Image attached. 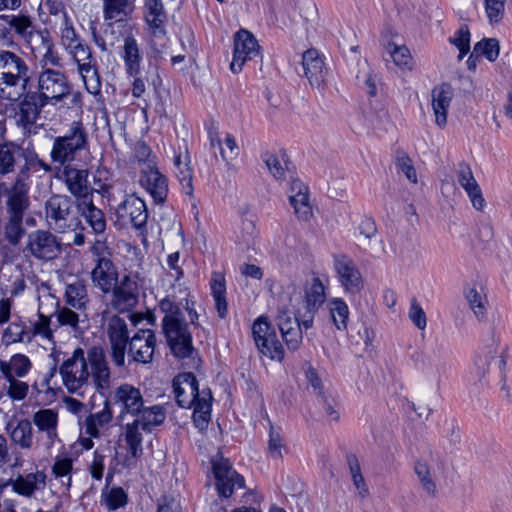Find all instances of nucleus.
<instances>
[{"mask_svg": "<svg viewBox=\"0 0 512 512\" xmlns=\"http://www.w3.org/2000/svg\"><path fill=\"white\" fill-rule=\"evenodd\" d=\"M29 335L28 325L20 317H17L3 330L2 343L6 346L16 343L29 344Z\"/></svg>", "mask_w": 512, "mask_h": 512, "instance_id": "nucleus-42", "label": "nucleus"}, {"mask_svg": "<svg viewBox=\"0 0 512 512\" xmlns=\"http://www.w3.org/2000/svg\"><path fill=\"white\" fill-rule=\"evenodd\" d=\"M328 308L333 324L338 330H345L349 320V307L341 298L328 301Z\"/></svg>", "mask_w": 512, "mask_h": 512, "instance_id": "nucleus-49", "label": "nucleus"}, {"mask_svg": "<svg viewBox=\"0 0 512 512\" xmlns=\"http://www.w3.org/2000/svg\"><path fill=\"white\" fill-rule=\"evenodd\" d=\"M211 467L219 496L228 498L235 489L244 487V478L232 468L228 459L215 457L211 460Z\"/></svg>", "mask_w": 512, "mask_h": 512, "instance_id": "nucleus-12", "label": "nucleus"}, {"mask_svg": "<svg viewBox=\"0 0 512 512\" xmlns=\"http://www.w3.org/2000/svg\"><path fill=\"white\" fill-rule=\"evenodd\" d=\"M389 52L396 66L403 70H412L413 59L406 46L389 44Z\"/></svg>", "mask_w": 512, "mask_h": 512, "instance_id": "nucleus-53", "label": "nucleus"}, {"mask_svg": "<svg viewBox=\"0 0 512 512\" xmlns=\"http://www.w3.org/2000/svg\"><path fill=\"white\" fill-rule=\"evenodd\" d=\"M104 18L112 22H121L125 20L131 12L129 0H103Z\"/></svg>", "mask_w": 512, "mask_h": 512, "instance_id": "nucleus-47", "label": "nucleus"}, {"mask_svg": "<svg viewBox=\"0 0 512 512\" xmlns=\"http://www.w3.org/2000/svg\"><path fill=\"white\" fill-rule=\"evenodd\" d=\"M260 46L251 32L239 30L234 36V53L230 64L233 73H239L243 65L259 55Z\"/></svg>", "mask_w": 512, "mask_h": 512, "instance_id": "nucleus-19", "label": "nucleus"}, {"mask_svg": "<svg viewBox=\"0 0 512 512\" xmlns=\"http://www.w3.org/2000/svg\"><path fill=\"white\" fill-rule=\"evenodd\" d=\"M61 67L53 65L40 66L41 70L37 74V84L33 91L48 104L55 105L71 93L72 85L67 75L59 69Z\"/></svg>", "mask_w": 512, "mask_h": 512, "instance_id": "nucleus-5", "label": "nucleus"}, {"mask_svg": "<svg viewBox=\"0 0 512 512\" xmlns=\"http://www.w3.org/2000/svg\"><path fill=\"white\" fill-rule=\"evenodd\" d=\"M17 102L16 122L18 126L30 131L40 117L42 109L48 103L33 89H28V87L24 88V93Z\"/></svg>", "mask_w": 512, "mask_h": 512, "instance_id": "nucleus-15", "label": "nucleus"}, {"mask_svg": "<svg viewBox=\"0 0 512 512\" xmlns=\"http://www.w3.org/2000/svg\"><path fill=\"white\" fill-rule=\"evenodd\" d=\"M466 299L475 316L479 320L484 319L488 306L486 296L475 288H470L466 293Z\"/></svg>", "mask_w": 512, "mask_h": 512, "instance_id": "nucleus-51", "label": "nucleus"}, {"mask_svg": "<svg viewBox=\"0 0 512 512\" xmlns=\"http://www.w3.org/2000/svg\"><path fill=\"white\" fill-rule=\"evenodd\" d=\"M110 293V306L119 313L130 311L138 303V284L130 274L117 280Z\"/></svg>", "mask_w": 512, "mask_h": 512, "instance_id": "nucleus-16", "label": "nucleus"}, {"mask_svg": "<svg viewBox=\"0 0 512 512\" xmlns=\"http://www.w3.org/2000/svg\"><path fill=\"white\" fill-rule=\"evenodd\" d=\"M396 167L410 182L417 183L416 169L412 164V160L404 152L397 153Z\"/></svg>", "mask_w": 512, "mask_h": 512, "instance_id": "nucleus-63", "label": "nucleus"}, {"mask_svg": "<svg viewBox=\"0 0 512 512\" xmlns=\"http://www.w3.org/2000/svg\"><path fill=\"white\" fill-rule=\"evenodd\" d=\"M32 57L39 66L53 65L63 66L62 58L59 55L53 37L47 28L39 27L24 42Z\"/></svg>", "mask_w": 512, "mask_h": 512, "instance_id": "nucleus-8", "label": "nucleus"}, {"mask_svg": "<svg viewBox=\"0 0 512 512\" xmlns=\"http://www.w3.org/2000/svg\"><path fill=\"white\" fill-rule=\"evenodd\" d=\"M28 332L30 334V343L36 336H40L42 339L49 342H54L50 317L42 313H39L38 319L36 321L32 322L31 325H28Z\"/></svg>", "mask_w": 512, "mask_h": 512, "instance_id": "nucleus-50", "label": "nucleus"}, {"mask_svg": "<svg viewBox=\"0 0 512 512\" xmlns=\"http://www.w3.org/2000/svg\"><path fill=\"white\" fill-rule=\"evenodd\" d=\"M454 97V89L448 83L435 86L431 91V106L435 124L443 129L447 124L448 109Z\"/></svg>", "mask_w": 512, "mask_h": 512, "instance_id": "nucleus-30", "label": "nucleus"}, {"mask_svg": "<svg viewBox=\"0 0 512 512\" xmlns=\"http://www.w3.org/2000/svg\"><path fill=\"white\" fill-rule=\"evenodd\" d=\"M32 424L37 428V442L46 450L51 449L58 436V413L54 409L44 408L32 415Z\"/></svg>", "mask_w": 512, "mask_h": 512, "instance_id": "nucleus-17", "label": "nucleus"}, {"mask_svg": "<svg viewBox=\"0 0 512 512\" xmlns=\"http://www.w3.org/2000/svg\"><path fill=\"white\" fill-rule=\"evenodd\" d=\"M12 443L21 449L29 450L34 444V433L31 421L28 419H20L15 423L9 421L6 425Z\"/></svg>", "mask_w": 512, "mask_h": 512, "instance_id": "nucleus-35", "label": "nucleus"}, {"mask_svg": "<svg viewBox=\"0 0 512 512\" xmlns=\"http://www.w3.org/2000/svg\"><path fill=\"white\" fill-rule=\"evenodd\" d=\"M32 367V363L28 356L18 353L11 356L8 361L0 362V371L5 379L23 378Z\"/></svg>", "mask_w": 512, "mask_h": 512, "instance_id": "nucleus-37", "label": "nucleus"}, {"mask_svg": "<svg viewBox=\"0 0 512 512\" xmlns=\"http://www.w3.org/2000/svg\"><path fill=\"white\" fill-rule=\"evenodd\" d=\"M139 182L153 197L155 202L163 203L168 194L167 178L158 170L155 163H146L140 167Z\"/></svg>", "mask_w": 512, "mask_h": 512, "instance_id": "nucleus-23", "label": "nucleus"}, {"mask_svg": "<svg viewBox=\"0 0 512 512\" xmlns=\"http://www.w3.org/2000/svg\"><path fill=\"white\" fill-rule=\"evenodd\" d=\"M60 26V34H61V43L65 50L71 49L72 46H76L77 43H81L82 41L78 38L72 22L70 19H66L59 23Z\"/></svg>", "mask_w": 512, "mask_h": 512, "instance_id": "nucleus-60", "label": "nucleus"}, {"mask_svg": "<svg viewBox=\"0 0 512 512\" xmlns=\"http://www.w3.org/2000/svg\"><path fill=\"white\" fill-rule=\"evenodd\" d=\"M46 478L44 471L36 470L28 474H19L14 479L10 478L7 483L17 495L31 498L46 487Z\"/></svg>", "mask_w": 512, "mask_h": 512, "instance_id": "nucleus-29", "label": "nucleus"}, {"mask_svg": "<svg viewBox=\"0 0 512 512\" xmlns=\"http://www.w3.org/2000/svg\"><path fill=\"white\" fill-rule=\"evenodd\" d=\"M141 424L134 419L131 423H127L124 427L122 436L127 446L129 455L124 459L123 465L127 468L135 467L137 460L143 454V435Z\"/></svg>", "mask_w": 512, "mask_h": 512, "instance_id": "nucleus-32", "label": "nucleus"}, {"mask_svg": "<svg viewBox=\"0 0 512 512\" xmlns=\"http://www.w3.org/2000/svg\"><path fill=\"white\" fill-rule=\"evenodd\" d=\"M263 161L275 179L280 180L285 177L287 170L285 154L276 155L267 152L263 155Z\"/></svg>", "mask_w": 512, "mask_h": 512, "instance_id": "nucleus-52", "label": "nucleus"}, {"mask_svg": "<svg viewBox=\"0 0 512 512\" xmlns=\"http://www.w3.org/2000/svg\"><path fill=\"white\" fill-rule=\"evenodd\" d=\"M357 230V243L360 247L366 249L371 240L376 237L377 228L375 222L370 218H365L359 223Z\"/></svg>", "mask_w": 512, "mask_h": 512, "instance_id": "nucleus-55", "label": "nucleus"}, {"mask_svg": "<svg viewBox=\"0 0 512 512\" xmlns=\"http://www.w3.org/2000/svg\"><path fill=\"white\" fill-rule=\"evenodd\" d=\"M94 261L95 267L91 271L92 284L102 293L108 294L118 280L117 268L108 256H102Z\"/></svg>", "mask_w": 512, "mask_h": 512, "instance_id": "nucleus-25", "label": "nucleus"}, {"mask_svg": "<svg viewBox=\"0 0 512 512\" xmlns=\"http://www.w3.org/2000/svg\"><path fill=\"white\" fill-rule=\"evenodd\" d=\"M254 342L261 354L271 360L282 361L284 348L277 338L276 331L266 317H259L252 325Z\"/></svg>", "mask_w": 512, "mask_h": 512, "instance_id": "nucleus-10", "label": "nucleus"}, {"mask_svg": "<svg viewBox=\"0 0 512 512\" xmlns=\"http://www.w3.org/2000/svg\"><path fill=\"white\" fill-rule=\"evenodd\" d=\"M59 374L66 390L78 396L90 388L104 395L111 387V371L100 346H91L87 351L76 348L60 365Z\"/></svg>", "mask_w": 512, "mask_h": 512, "instance_id": "nucleus-1", "label": "nucleus"}, {"mask_svg": "<svg viewBox=\"0 0 512 512\" xmlns=\"http://www.w3.org/2000/svg\"><path fill=\"white\" fill-rule=\"evenodd\" d=\"M87 148L88 133L81 122L74 121L63 136L54 138L50 158L60 168L73 164L77 155Z\"/></svg>", "mask_w": 512, "mask_h": 512, "instance_id": "nucleus-4", "label": "nucleus"}, {"mask_svg": "<svg viewBox=\"0 0 512 512\" xmlns=\"http://www.w3.org/2000/svg\"><path fill=\"white\" fill-rule=\"evenodd\" d=\"M5 198L7 221L4 225V237L11 245H17L25 234L23 216L30 206L29 195L17 194L0 189Z\"/></svg>", "mask_w": 512, "mask_h": 512, "instance_id": "nucleus-6", "label": "nucleus"}, {"mask_svg": "<svg viewBox=\"0 0 512 512\" xmlns=\"http://www.w3.org/2000/svg\"><path fill=\"white\" fill-rule=\"evenodd\" d=\"M114 404L120 408V415L131 414L137 416L144 406V399L140 390L130 384H122L113 394Z\"/></svg>", "mask_w": 512, "mask_h": 512, "instance_id": "nucleus-26", "label": "nucleus"}, {"mask_svg": "<svg viewBox=\"0 0 512 512\" xmlns=\"http://www.w3.org/2000/svg\"><path fill=\"white\" fill-rule=\"evenodd\" d=\"M30 80L28 62L18 53L0 49V100L16 103Z\"/></svg>", "mask_w": 512, "mask_h": 512, "instance_id": "nucleus-2", "label": "nucleus"}, {"mask_svg": "<svg viewBox=\"0 0 512 512\" xmlns=\"http://www.w3.org/2000/svg\"><path fill=\"white\" fill-rule=\"evenodd\" d=\"M413 469L425 493L429 496H435L437 484L436 470L433 464L425 458H419L415 461Z\"/></svg>", "mask_w": 512, "mask_h": 512, "instance_id": "nucleus-36", "label": "nucleus"}, {"mask_svg": "<svg viewBox=\"0 0 512 512\" xmlns=\"http://www.w3.org/2000/svg\"><path fill=\"white\" fill-rule=\"evenodd\" d=\"M121 58L124 61L125 72L128 76L136 77L140 74L143 54L138 42L132 35L124 38Z\"/></svg>", "mask_w": 512, "mask_h": 512, "instance_id": "nucleus-33", "label": "nucleus"}, {"mask_svg": "<svg viewBox=\"0 0 512 512\" xmlns=\"http://www.w3.org/2000/svg\"><path fill=\"white\" fill-rule=\"evenodd\" d=\"M45 218L51 229L59 233L75 231L81 225L78 200L64 194H53L45 202Z\"/></svg>", "mask_w": 512, "mask_h": 512, "instance_id": "nucleus-3", "label": "nucleus"}, {"mask_svg": "<svg viewBox=\"0 0 512 512\" xmlns=\"http://www.w3.org/2000/svg\"><path fill=\"white\" fill-rule=\"evenodd\" d=\"M257 237L255 221L252 218H243L240 226L239 244L250 247Z\"/></svg>", "mask_w": 512, "mask_h": 512, "instance_id": "nucleus-58", "label": "nucleus"}, {"mask_svg": "<svg viewBox=\"0 0 512 512\" xmlns=\"http://www.w3.org/2000/svg\"><path fill=\"white\" fill-rule=\"evenodd\" d=\"M26 249L39 260L49 261L61 253V243L49 231L37 230L29 234Z\"/></svg>", "mask_w": 512, "mask_h": 512, "instance_id": "nucleus-18", "label": "nucleus"}, {"mask_svg": "<svg viewBox=\"0 0 512 512\" xmlns=\"http://www.w3.org/2000/svg\"><path fill=\"white\" fill-rule=\"evenodd\" d=\"M115 215L120 227L131 226L136 229L145 226L148 219L145 202L135 195L127 196L115 209Z\"/></svg>", "mask_w": 512, "mask_h": 512, "instance_id": "nucleus-14", "label": "nucleus"}, {"mask_svg": "<svg viewBox=\"0 0 512 512\" xmlns=\"http://www.w3.org/2000/svg\"><path fill=\"white\" fill-rule=\"evenodd\" d=\"M140 424L143 431H151L154 427L164 423L166 419V409L161 405L144 407L135 418Z\"/></svg>", "mask_w": 512, "mask_h": 512, "instance_id": "nucleus-43", "label": "nucleus"}, {"mask_svg": "<svg viewBox=\"0 0 512 512\" xmlns=\"http://www.w3.org/2000/svg\"><path fill=\"white\" fill-rule=\"evenodd\" d=\"M146 14L145 18L154 33L163 32V23L165 20L164 8L161 0H145Z\"/></svg>", "mask_w": 512, "mask_h": 512, "instance_id": "nucleus-48", "label": "nucleus"}, {"mask_svg": "<svg viewBox=\"0 0 512 512\" xmlns=\"http://www.w3.org/2000/svg\"><path fill=\"white\" fill-rule=\"evenodd\" d=\"M457 181L459 185L465 190V192L475 189V187L479 186L471 167L468 164L461 163L457 170Z\"/></svg>", "mask_w": 512, "mask_h": 512, "instance_id": "nucleus-64", "label": "nucleus"}, {"mask_svg": "<svg viewBox=\"0 0 512 512\" xmlns=\"http://www.w3.org/2000/svg\"><path fill=\"white\" fill-rule=\"evenodd\" d=\"M21 148L13 143L0 144V175L5 176L15 171Z\"/></svg>", "mask_w": 512, "mask_h": 512, "instance_id": "nucleus-45", "label": "nucleus"}, {"mask_svg": "<svg viewBox=\"0 0 512 512\" xmlns=\"http://www.w3.org/2000/svg\"><path fill=\"white\" fill-rule=\"evenodd\" d=\"M72 309L70 306H58L55 315L60 326L69 327L72 331L77 332L80 329V314Z\"/></svg>", "mask_w": 512, "mask_h": 512, "instance_id": "nucleus-54", "label": "nucleus"}, {"mask_svg": "<svg viewBox=\"0 0 512 512\" xmlns=\"http://www.w3.org/2000/svg\"><path fill=\"white\" fill-rule=\"evenodd\" d=\"M175 166L177 168V176L182 183L187 194L192 193V174L191 168L187 162H182L181 156L175 157Z\"/></svg>", "mask_w": 512, "mask_h": 512, "instance_id": "nucleus-62", "label": "nucleus"}, {"mask_svg": "<svg viewBox=\"0 0 512 512\" xmlns=\"http://www.w3.org/2000/svg\"><path fill=\"white\" fill-rule=\"evenodd\" d=\"M289 202L295 216L301 221H309L313 216L308 187L299 179H292L289 185Z\"/></svg>", "mask_w": 512, "mask_h": 512, "instance_id": "nucleus-27", "label": "nucleus"}, {"mask_svg": "<svg viewBox=\"0 0 512 512\" xmlns=\"http://www.w3.org/2000/svg\"><path fill=\"white\" fill-rule=\"evenodd\" d=\"M211 293L215 301V308L220 318H225L228 311L226 301V285L224 276L220 273H214L210 283Z\"/></svg>", "mask_w": 512, "mask_h": 512, "instance_id": "nucleus-46", "label": "nucleus"}, {"mask_svg": "<svg viewBox=\"0 0 512 512\" xmlns=\"http://www.w3.org/2000/svg\"><path fill=\"white\" fill-rule=\"evenodd\" d=\"M41 168L45 172H52L53 167L51 164L46 163L40 159L36 153H30L25 156V163L20 167L15 179L10 185L0 184V189L15 192L17 194L29 195V179L30 170Z\"/></svg>", "mask_w": 512, "mask_h": 512, "instance_id": "nucleus-20", "label": "nucleus"}, {"mask_svg": "<svg viewBox=\"0 0 512 512\" xmlns=\"http://www.w3.org/2000/svg\"><path fill=\"white\" fill-rule=\"evenodd\" d=\"M61 179L68 192L77 200L90 198V184L88 181L89 171L87 169L78 168L74 164H69L61 167Z\"/></svg>", "mask_w": 512, "mask_h": 512, "instance_id": "nucleus-22", "label": "nucleus"}, {"mask_svg": "<svg viewBox=\"0 0 512 512\" xmlns=\"http://www.w3.org/2000/svg\"><path fill=\"white\" fill-rule=\"evenodd\" d=\"M79 215L86 220L96 235L103 237L106 230V219L103 211L94 205L92 197L78 200Z\"/></svg>", "mask_w": 512, "mask_h": 512, "instance_id": "nucleus-34", "label": "nucleus"}, {"mask_svg": "<svg viewBox=\"0 0 512 512\" xmlns=\"http://www.w3.org/2000/svg\"><path fill=\"white\" fill-rule=\"evenodd\" d=\"M71 470L72 460L70 458L57 459L52 466V472L55 477L65 479L62 481V483L66 486V490H68L71 485Z\"/></svg>", "mask_w": 512, "mask_h": 512, "instance_id": "nucleus-61", "label": "nucleus"}, {"mask_svg": "<svg viewBox=\"0 0 512 512\" xmlns=\"http://www.w3.org/2000/svg\"><path fill=\"white\" fill-rule=\"evenodd\" d=\"M277 325L288 349L297 350L302 343V330L297 319H293L285 306L278 308Z\"/></svg>", "mask_w": 512, "mask_h": 512, "instance_id": "nucleus-31", "label": "nucleus"}, {"mask_svg": "<svg viewBox=\"0 0 512 512\" xmlns=\"http://www.w3.org/2000/svg\"><path fill=\"white\" fill-rule=\"evenodd\" d=\"M302 66L304 75L310 85L319 90H323L326 86L327 71L318 51L315 49L305 51L302 56Z\"/></svg>", "mask_w": 512, "mask_h": 512, "instance_id": "nucleus-28", "label": "nucleus"}, {"mask_svg": "<svg viewBox=\"0 0 512 512\" xmlns=\"http://www.w3.org/2000/svg\"><path fill=\"white\" fill-rule=\"evenodd\" d=\"M163 333L172 354L178 358L190 357L194 351L192 335L184 318L162 324Z\"/></svg>", "mask_w": 512, "mask_h": 512, "instance_id": "nucleus-11", "label": "nucleus"}, {"mask_svg": "<svg viewBox=\"0 0 512 512\" xmlns=\"http://www.w3.org/2000/svg\"><path fill=\"white\" fill-rule=\"evenodd\" d=\"M306 309L317 311L326 300L325 287L318 277H314L305 286Z\"/></svg>", "mask_w": 512, "mask_h": 512, "instance_id": "nucleus-44", "label": "nucleus"}, {"mask_svg": "<svg viewBox=\"0 0 512 512\" xmlns=\"http://www.w3.org/2000/svg\"><path fill=\"white\" fill-rule=\"evenodd\" d=\"M156 335L151 329H139L131 336L126 349L128 364H149L152 362L156 347Z\"/></svg>", "mask_w": 512, "mask_h": 512, "instance_id": "nucleus-13", "label": "nucleus"}, {"mask_svg": "<svg viewBox=\"0 0 512 512\" xmlns=\"http://www.w3.org/2000/svg\"><path fill=\"white\" fill-rule=\"evenodd\" d=\"M73 61L77 64L78 72L82 77L86 90L97 95L101 91L100 76L97 71V62L92 55L91 48L84 42L77 43L67 50Z\"/></svg>", "mask_w": 512, "mask_h": 512, "instance_id": "nucleus-7", "label": "nucleus"}, {"mask_svg": "<svg viewBox=\"0 0 512 512\" xmlns=\"http://www.w3.org/2000/svg\"><path fill=\"white\" fill-rule=\"evenodd\" d=\"M106 334L112 362L117 367H124L126 364V349L131 338L127 321L118 315L112 316L107 322Z\"/></svg>", "mask_w": 512, "mask_h": 512, "instance_id": "nucleus-9", "label": "nucleus"}, {"mask_svg": "<svg viewBox=\"0 0 512 512\" xmlns=\"http://www.w3.org/2000/svg\"><path fill=\"white\" fill-rule=\"evenodd\" d=\"M450 42L459 49L458 59L462 60L470 50V31L468 26L461 25L454 37L450 38Z\"/></svg>", "mask_w": 512, "mask_h": 512, "instance_id": "nucleus-59", "label": "nucleus"}, {"mask_svg": "<svg viewBox=\"0 0 512 512\" xmlns=\"http://www.w3.org/2000/svg\"><path fill=\"white\" fill-rule=\"evenodd\" d=\"M499 42L495 38H487L477 42L474 46L476 56H484L487 60L493 62L499 55Z\"/></svg>", "mask_w": 512, "mask_h": 512, "instance_id": "nucleus-56", "label": "nucleus"}, {"mask_svg": "<svg viewBox=\"0 0 512 512\" xmlns=\"http://www.w3.org/2000/svg\"><path fill=\"white\" fill-rule=\"evenodd\" d=\"M65 303L75 310H84L89 302L87 286L83 280H76L66 285Z\"/></svg>", "mask_w": 512, "mask_h": 512, "instance_id": "nucleus-40", "label": "nucleus"}, {"mask_svg": "<svg viewBox=\"0 0 512 512\" xmlns=\"http://www.w3.org/2000/svg\"><path fill=\"white\" fill-rule=\"evenodd\" d=\"M176 401L182 408H191L200 399V391L196 377L192 373L179 374L173 380Z\"/></svg>", "mask_w": 512, "mask_h": 512, "instance_id": "nucleus-24", "label": "nucleus"}, {"mask_svg": "<svg viewBox=\"0 0 512 512\" xmlns=\"http://www.w3.org/2000/svg\"><path fill=\"white\" fill-rule=\"evenodd\" d=\"M283 450H286V446L280 433V429L275 428L272 424H270L268 441V453L270 457L275 460L282 459Z\"/></svg>", "mask_w": 512, "mask_h": 512, "instance_id": "nucleus-57", "label": "nucleus"}, {"mask_svg": "<svg viewBox=\"0 0 512 512\" xmlns=\"http://www.w3.org/2000/svg\"><path fill=\"white\" fill-rule=\"evenodd\" d=\"M2 18L23 43L37 30V28H39L34 20L28 15H4Z\"/></svg>", "mask_w": 512, "mask_h": 512, "instance_id": "nucleus-41", "label": "nucleus"}, {"mask_svg": "<svg viewBox=\"0 0 512 512\" xmlns=\"http://www.w3.org/2000/svg\"><path fill=\"white\" fill-rule=\"evenodd\" d=\"M113 414L110 402L106 400L101 411L92 413L84 421L85 433L90 437H99L100 430L107 427L112 421Z\"/></svg>", "mask_w": 512, "mask_h": 512, "instance_id": "nucleus-38", "label": "nucleus"}, {"mask_svg": "<svg viewBox=\"0 0 512 512\" xmlns=\"http://www.w3.org/2000/svg\"><path fill=\"white\" fill-rule=\"evenodd\" d=\"M212 394L210 389L205 388L200 394V399L193 405V422L196 428L204 431L211 419Z\"/></svg>", "mask_w": 512, "mask_h": 512, "instance_id": "nucleus-39", "label": "nucleus"}, {"mask_svg": "<svg viewBox=\"0 0 512 512\" xmlns=\"http://www.w3.org/2000/svg\"><path fill=\"white\" fill-rule=\"evenodd\" d=\"M334 269L346 293L356 295L364 288V281L354 262L345 255L334 258Z\"/></svg>", "mask_w": 512, "mask_h": 512, "instance_id": "nucleus-21", "label": "nucleus"}]
</instances>
